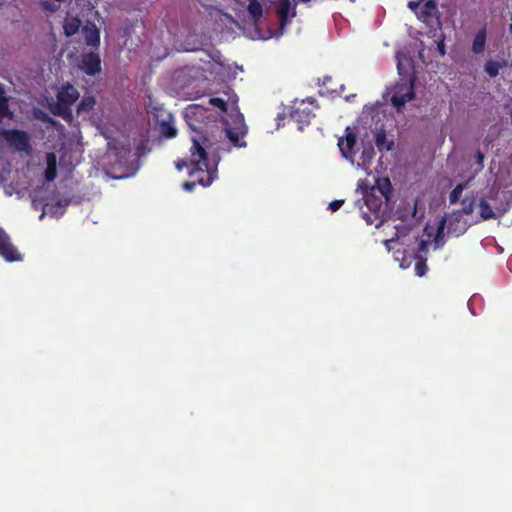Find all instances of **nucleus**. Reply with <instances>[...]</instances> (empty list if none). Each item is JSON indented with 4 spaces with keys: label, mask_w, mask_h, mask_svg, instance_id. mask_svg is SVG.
Listing matches in <instances>:
<instances>
[{
    "label": "nucleus",
    "mask_w": 512,
    "mask_h": 512,
    "mask_svg": "<svg viewBox=\"0 0 512 512\" xmlns=\"http://www.w3.org/2000/svg\"><path fill=\"white\" fill-rule=\"evenodd\" d=\"M202 134L199 138L192 136V146L190 148V155L187 160L179 159L175 162L177 170L181 171L184 168L189 170V176L197 178L199 185L207 187L217 178L218 164L220 161L219 145L212 143L207 136V130L199 131Z\"/></svg>",
    "instance_id": "obj_1"
},
{
    "label": "nucleus",
    "mask_w": 512,
    "mask_h": 512,
    "mask_svg": "<svg viewBox=\"0 0 512 512\" xmlns=\"http://www.w3.org/2000/svg\"><path fill=\"white\" fill-rule=\"evenodd\" d=\"M397 69L400 80L395 85L391 102L397 111H401L415 97L416 74L411 59L406 57L398 60Z\"/></svg>",
    "instance_id": "obj_2"
},
{
    "label": "nucleus",
    "mask_w": 512,
    "mask_h": 512,
    "mask_svg": "<svg viewBox=\"0 0 512 512\" xmlns=\"http://www.w3.org/2000/svg\"><path fill=\"white\" fill-rule=\"evenodd\" d=\"M223 128L221 132L225 133L231 145L236 148L246 147L244 137L247 134V126L245 124L244 116L238 110L232 112L227 118L222 119Z\"/></svg>",
    "instance_id": "obj_3"
},
{
    "label": "nucleus",
    "mask_w": 512,
    "mask_h": 512,
    "mask_svg": "<svg viewBox=\"0 0 512 512\" xmlns=\"http://www.w3.org/2000/svg\"><path fill=\"white\" fill-rule=\"evenodd\" d=\"M78 98L79 92L73 85H63L57 94V105L53 113L62 117L71 116V106Z\"/></svg>",
    "instance_id": "obj_4"
},
{
    "label": "nucleus",
    "mask_w": 512,
    "mask_h": 512,
    "mask_svg": "<svg viewBox=\"0 0 512 512\" xmlns=\"http://www.w3.org/2000/svg\"><path fill=\"white\" fill-rule=\"evenodd\" d=\"M0 256L6 262H20L23 260L22 254L12 243L10 236L0 226Z\"/></svg>",
    "instance_id": "obj_5"
},
{
    "label": "nucleus",
    "mask_w": 512,
    "mask_h": 512,
    "mask_svg": "<svg viewBox=\"0 0 512 512\" xmlns=\"http://www.w3.org/2000/svg\"><path fill=\"white\" fill-rule=\"evenodd\" d=\"M1 134L6 142L16 150L26 151L29 148V138L25 131L17 129H5Z\"/></svg>",
    "instance_id": "obj_6"
},
{
    "label": "nucleus",
    "mask_w": 512,
    "mask_h": 512,
    "mask_svg": "<svg viewBox=\"0 0 512 512\" xmlns=\"http://www.w3.org/2000/svg\"><path fill=\"white\" fill-rule=\"evenodd\" d=\"M291 119L299 125V129L302 130L304 126L310 124L315 114L313 109L308 106L305 101H301L299 104L293 106L290 113Z\"/></svg>",
    "instance_id": "obj_7"
},
{
    "label": "nucleus",
    "mask_w": 512,
    "mask_h": 512,
    "mask_svg": "<svg viewBox=\"0 0 512 512\" xmlns=\"http://www.w3.org/2000/svg\"><path fill=\"white\" fill-rule=\"evenodd\" d=\"M79 68L88 76H95L102 70L98 53L89 52L82 55Z\"/></svg>",
    "instance_id": "obj_8"
},
{
    "label": "nucleus",
    "mask_w": 512,
    "mask_h": 512,
    "mask_svg": "<svg viewBox=\"0 0 512 512\" xmlns=\"http://www.w3.org/2000/svg\"><path fill=\"white\" fill-rule=\"evenodd\" d=\"M355 145H356V135H355V133H353L350 130L349 127H347L345 138H340L338 141V147L345 159L353 161V158L355 155V151H354Z\"/></svg>",
    "instance_id": "obj_9"
},
{
    "label": "nucleus",
    "mask_w": 512,
    "mask_h": 512,
    "mask_svg": "<svg viewBox=\"0 0 512 512\" xmlns=\"http://www.w3.org/2000/svg\"><path fill=\"white\" fill-rule=\"evenodd\" d=\"M276 12L280 18L281 26H285L289 19L296 15L295 5H292L290 0H279Z\"/></svg>",
    "instance_id": "obj_10"
},
{
    "label": "nucleus",
    "mask_w": 512,
    "mask_h": 512,
    "mask_svg": "<svg viewBox=\"0 0 512 512\" xmlns=\"http://www.w3.org/2000/svg\"><path fill=\"white\" fill-rule=\"evenodd\" d=\"M85 43L88 46L98 47L100 44V31L97 26L92 22H87L82 27Z\"/></svg>",
    "instance_id": "obj_11"
},
{
    "label": "nucleus",
    "mask_w": 512,
    "mask_h": 512,
    "mask_svg": "<svg viewBox=\"0 0 512 512\" xmlns=\"http://www.w3.org/2000/svg\"><path fill=\"white\" fill-rule=\"evenodd\" d=\"M468 229V223L459 212H454L448 222V232L456 236L462 235Z\"/></svg>",
    "instance_id": "obj_12"
},
{
    "label": "nucleus",
    "mask_w": 512,
    "mask_h": 512,
    "mask_svg": "<svg viewBox=\"0 0 512 512\" xmlns=\"http://www.w3.org/2000/svg\"><path fill=\"white\" fill-rule=\"evenodd\" d=\"M487 40V29L486 26H483L481 29L477 31L474 36L471 50L474 54H481L485 50Z\"/></svg>",
    "instance_id": "obj_13"
},
{
    "label": "nucleus",
    "mask_w": 512,
    "mask_h": 512,
    "mask_svg": "<svg viewBox=\"0 0 512 512\" xmlns=\"http://www.w3.org/2000/svg\"><path fill=\"white\" fill-rule=\"evenodd\" d=\"M363 201L367 206L368 210L373 214L377 215L380 212L382 206V199L374 194V191L366 193L363 197Z\"/></svg>",
    "instance_id": "obj_14"
},
{
    "label": "nucleus",
    "mask_w": 512,
    "mask_h": 512,
    "mask_svg": "<svg viewBox=\"0 0 512 512\" xmlns=\"http://www.w3.org/2000/svg\"><path fill=\"white\" fill-rule=\"evenodd\" d=\"M44 175L48 182L53 181L57 176V160L54 153L47 154V166Z\"/></svg>",
    "instance_id": "obj_15"
},
{
    "label": "nucleus",
    "mask_w": 512,
    "mask_h": 512,
    "mask_svg": "<svg viewBox=\"0 0 512 512\" xmlns=\"http://www.w3.org/2000/svg\"><path fill=\"white\" fill-rule=\"evenodd\" d=\"M375 144L379 151H391L394 147V141L387 140L385 130H380L376 133Z\"/></svg>",
    "instance_id": "obj_16"
},
{
    "label": "nucleus",
    "mask_w": 512,
    "mask_h": 512,
    "mask_svg": "<svg viewBox=\"0 0 512 512\" xmlns=\"http://www.w3.org/2000/svg\"><path fill=\"white\" fill-rule=\"evenodd\" d=\"M81 27V20L78 17H67L64 20L63 29L66 36L75 35Z\"/></svg>",
    "instance_id": "obj_17"
},
{
    "label": "nucleus",
    "mask_w": 512,
    "mask_h": 512,
    "mask_svg": "<svg viewBox=\"0 0 512 512\" xmlns=\"http://www.w3.org/2000/svg\"><path fill=\"white\" fill-rule=\"evenodd\" d=\"M506 65H507L506 60H502V61L488 60L485 63L484 71L487 73V75L490 78H495L499 74L500 69L504 68Z\"/></svg>",
    "instance_id": "obj_18"
},
{
    "label": "nucleus",
    "mask_w": 512,
    "mask_h": 512,
    "mask_svg": "<svg viewBox=\"0 0 512 512\" xmlns=\"http://www.w3.org/2000/svg\"><path fill=\"white\" fill-rule=\"evenodd\" d=\"M96 104V99L92 95H85L77 106V113L80 114L82 112H90L94 109Z\"/></svg>",
    "instance_id": "obj_19"
},
{
    "label": "nucleus",
    "mask_w": 512,
    "mask_h": 512,
    "mask_svg": "<svg viewBox=\"0 0 512 512\" xmlns=\"http://www.w3.org/2000/svg\"><path fill=\"white\" fill-rule=\"evenodd\" d=\"M476 203V197L474 195H466L462 200V208L458 210L461 215H471L474 211Z\"/></svg>",
    "instance_id": "obj_20"
},
{
    "label": "nucleus",
    "mask_w": 512,
    "mask_h": 512,
    "mask_svg": "<svg viewBox=\"0 0 512 512\" xmlns=\"http://www.w3.org/2000/svg\"><path fill=\"white\" fill-rule=\"evenodd\" d=\"M438 7L436 0H427L422 8V16L425 20L437 17Z\"/></svg>",
    "instance_id": "obj_21"
},
{
    "label": "nucleus",
    "mask_w": 512,
    "mask_h": 512,
    "mask_svg": "<svg viewBox=\"0 0 512 512\" xmlns=\"http://www.w3.org/2000/svg\"><path fill=\"white\" fill-rule=\"evenodd\" d=\"M247 10L255 21L260 20L263 15V7L258 0H249Z\"/></svg>",
    "instance_id": "obj_22"
},
{
    "label": "nucleus",
    "mask_w": 512,
    "mask_h": 512,
    "mask_svg": "<svg viewBox=\"0 0 512 512\" xmlns=\"http://www.w3.org/2000/svg\"><path fill=\"white\" fill-rule=\"evenodd\" d=\"M480 216L483 220H489L495 218V213L491 205L484 199L481 198L479 202Z\"/></svg>",
    "instance_id": "obj_23"
},
{
    "label": "nucleus",
    "mask_w": 512,
    "mask_h": 512,
    "mask_svg": "<svg viewBox=\"0 0 512 512\" xmlns=\"http://www.w3.org/2000/svg\"><path fill=\"white\" fill-rule=\"evenodd\" d=\"M161 134L168 139L174 138L177 135V130L174 125L168 121H163L160 125Z\"/></svg>",
    "instance_id": "obj_24"
},
{
    "label": "nucleus",
    "mask_w": 512,
    "mask_h": 512,
    "mask_svg": "<svg viewBox=\"0 0 512 512\" xmlns=\"http://www.w3.org/2000/svg\"><path fill=\"white\" fill-rule=\"evenodd\" d=\"M414 270H415V274L417 276H419V277L425 276V274L428 271V266H427L426 258H424V257H422L420 255L417 256L416 257V262H415Z\"/></svg>",
    "instance_id": "obj_25"
},
{
    "label": "nucleus",
    "mask_w": 512,
    "mask_h": 512,
    "mask_svg": "<svg viewBox=\"0 0 512 512\" xmlns=\"http://www.w3.org/2000/svg\"><path fill=\"white\" fill-rule=\"evenodd\" d=\"M375 156L374 147L369 143L366 146H363L361 159L364 165H370Z\"/></svg>",
    "instance_id": "obj_26"
},
{
    "label": "nucleus",
    "mask_w": 512,
    "mask_h": 512,
    "mask_svg": "<svg viewBox=\"0 0 512 512\" xmlns=\"http://www.w3.org/2000/svg\"><path fill=\"white\" fill-rule=\"evenodd\" d=\"M64 1L65 0H43L41 6L45 11L55 13L60 9Z\"/></svg>",
    "instance_id": "obj_27"
},
{
    "label": "nucleus",
    "mask_w": 512,
    "mask_h": 512,
    "mask_svg": "<svg viewBox=\"0 0 512 512\" xmlns=\"http://www.w3.org/2000/svg\"><path fill=\"white\" fill-rule=\"evenodd\" d=\"M371 190L374 191V192L376 190H378L380 192V194L382 196H384L386 200H388L389 199V194L392 191V186H391V183H390L389 179H385L383 181V183H378L377 186L373 187Z\"/></svg>",
    "instance_id": "obj_28"
},
{
    "label": "nucleus",
    "mask_w": 512,
    "mask_h": 512,
    "mask_svg": "<svg viewBox=\"0 0 512 512\" xmlns=\"http://www.w3.org/2000/svg\"><path fill=\"white\" fill-rule=\"evenodd\" d=\"M465 188H466V183H459L455 186V188L449 194L450 204H455L460 200L461 195Z\"/></svg>",
    "instance_id": "obj_29"
},
{
    "label": "nucleus",
    "mask_w": 512,
    "mask_h": 512,
    "mask_svg": "<svg viewBox=\"0 0 512 512\" xmlns=\"http://www.w3.org/2000/svg\"><path fill=\"white\" fill-rule=\"evenodd\" d=\"M206 109L199 106H190L186 109V117L190 119L191 117H203L206 113Z\"/></svg>",
    "instance_id": "obj_30"
},
{
    "label": "nucleus",
    "mask_w": 512,
    "mask_h": 512,
    "mask_svg": "<svg viewBox=\"0 0 512 512\" xmlns=\"http://www.w3.org/2000/svg\"><path fill=\"white\" fill-rule=\"evenodd\" d=\"M209 103L212 106L219 108L222 112H226L227 110V102L222 98L212 97L209 99Z\"/></svg>",
    "instance_id": "obj_31"
},
{
    "label": "nucleus",
    "mask_w": 512,
    "mask_h": 512,
    "mask_svg": "<svg viewBox=\"0 0 512 512\" xmlns=\"http://www.w3.org/2000/svg\"><path fill=\"white\" fill-rule=\"evenodd\" d=\"M201 174H198L196 175L194 178L195 180L194 181H186L182 184V187L183 189H185L186 191H192L194 189V187L196 186V184H198L197 182V178L200 177Z\"/></svg>",
    "instance_id": "obj_32"
},
{
    "label": "nucleus",
    "mask_w": 512,
    "mask_h": 512,
    "mask_svg": "<svg viewBox=\"0 0 512 512\" xmlns=\"http://www.w3.org/2000/svg\"><path fill=\"white\" fill-rule=\"evenodd\" d=\"M343 203H344V200H334V201L330 202L329 209L331 211L335 212V211H337L338 209L341 208Z\"/></svg>",
    "instance_id": "obj_33"
},
{
    "label": "nucleus",
    "mask_w": 512,
    "mask_h": 512,
    "mask_svg": "<svg viewBox=\"0 0 512 512\" xmlns=\"http://www.w3.org/2000/svg\"><path fill=\"white\" fill-rule=\"evenodd\" d=\"M476 159L477 163L480 165V167H483V161H484V155L480 150H477L476 152Z\"/></svg>",
    "instance_id": "obj_34"
},
{
    "label": "nucleus",
    "mask_w": 512,
    "mask_h": 512,
    "mask_svg": "<svg viewBox=\"0 0 512 512\" xmlns=\"http://www.w3.org/2000/svg\"><path fill=\"white\" fill-rule=\"evenodd\" d=\"M396 238H398V234H396V237H392L391 239H388V240H386V241L384 242V244H385V246L387 247V249H388V250H390V249H391L390 244H391L392 242H394V241L396 240Z\"/></svg>",
    "instance_id": "obj_35"
},
{
    "label": "nucleus",
    "mask_w": 512,
    "mask_h": 512,
    "mask_svg": "<svg viewBox=\"0 0 512 512\" xmlns=\"http://www.w3.org/2000/svg\"><path fill=\"white\" fill-rule=\"evenodd\" d=\"M418 6H419V2H414V1L408 2V8H410L411 10H415L416 8H418Z\"/></svg>",
    "instance_id": "obj_36"
},
{
    "label": "nucleus",
    "mask_w": 512,
    "mask_h": 512,
    "mask_svg": "<svg viewBox=\"0 0 512 512\" xmlns=\"http://www.w3.org/2000/svg\"><path fill=\"white\" fill-rule=\"evenodd\" d=\"M363 217L366 220L367 224H372L373 223V221L371 219V216L368 215L366 212H363Z\"/></svg>",
    "instance_id": "obj_37"
},
{
    "label": "nucleus",
    "mask_w": 512,
    "mask_h": 512,
    "mask_svg": "<svg viewBox=\"0 0 512 512\" xmlns=\"http://www.w3.org/2000/svg\"><path fill=\"white\" fill-rule=\"evenodd\" d=\"M427 250V244L425 241H421L419 243V251H426Z\"/></svg>",
    "instance_id": "obj_38"
},
{
    "label": "nucleus",
    "mask_w": 512,
    "mask_h": 512,
    "mask_svg": "<svg viewBox=\"0 0 512 512\" xmlns=\"http://www.w3.org/2000/svg\"><path fill=\"white\" fill-rule=\"evenodd\" d=\"M438 51L441 55L445 54V47L443 43L438 44Z\"/></svg>",
    "instance_id": "obj_39"
},
{
    "label": "nucleus",
    "mask_w": 512,
    "mask_h": 512,
    "mask_svg": "<svg viewBox=\"0 0 512 512\" xmlns=\"http://www.w3.org/2000/svg\"><path fill=\"white\" fill-rule=\"evenodd\" d=\"M125 177H126V175L113 176V178H115V179H122Z\"/></svg>",
    "instance_id": "obj_40"
},
{
    "label": "nucleus",
    "mask_w": 512,
    "mask_h": 512,
    "mask_svg": "<svg viewBox=\"0 0 512 512\" xmlns=\"http://www.w3.org/2000/svg\"><path fill=\"white\" fill-rule=\"evenodd\" d=\"M509 31H510V33L512 34V23H511V24H510V26H509Z\"/></svg>",
    "instance_id": "obj_41"
},
{
    "label": "nucleus",
    "mask_w": 512,
    "mask_h": 512,
    "mask_svg": "<svg viewBox=\"0 0 512 512\" xmlns=\"http://www.w3.org/2000/svg\"><path fill=\"white\" fill-rule=\"evenodd\" d=\"M192 128H193V130H194V131H197V130H198V128H197V127H193V126H192ZM199 129H202V128H201V127H199Z\"/></svg>",
    "instance_id": "obj_42"
},
{
    "label": "nucleus",
    "mask_w": 512,
    "mask_h": 512,
    "mask_svg": "<svg viewBox=\"0 0 512 512\" xmlns=\"http://www.w3.org/2000/svg\"><path fill=\"white\" fill-rule=\"evenodd\" d=\"M315 102H316V101H315L314 99H312V100L310 101V104H314Z\"/></svg>",
    "instance_id": "obj_43"
}]
</instances>
